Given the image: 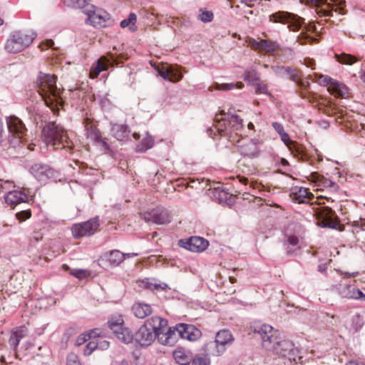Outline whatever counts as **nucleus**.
Wrapping results in <instances>:
<instances>
[{
  "label": "nucleus",
  "instance_id": "obj_52",
  "mask_svg": "<svg viewBox=\"0 0 365 365\" xmlns=\"http://www.w3.org/2000/svg\"><path fill=\"white\" fill-rule=\"evenodd\" d=\"M280 138L281 140L284 143V144L291 150L292 148V145H294V142L291 140L288 133L286 132L281 133Z\"/></svg>",
  "mask_w": 365,
  "mask_h": 365
},
{
  "label": "nucleus",
  "instance_id": "obj_40",
  "mask_svg": "<svg viewBox=\"0 0 365 365\" xmlns=\"http://www.w3.org/2000/svg\"><path fill=\"white\" fill-rule=\"evenodd\" d=\"M154 145L153 138L148 135L145 137L142 141L137 145V150L140 152H145L147 150L151 148Z\"/></svg>",
  "mask_w": 365,
  "mask_h": 365
},
{
  "label": "nucleus",
  "instance_id": "obj_13",
  "mask_svg": "<svg viewBox=\"0 0 365 365\" xmlns=\"http://www.w3.org/2000/svg\"><path fill=\"white\" fill-rule=\"evenodd\" d=\"M84 127L86 131V137L93 142L102 145L105 150L110 151L108 144L102 139L99 130L93 120L88 118L84 120Z\"/></svg>",
  "mask_w": 365,
  "mask_h": 365
},
{
  "label": "nucleus",
  "instance_id": "obj_50",
  "mask_svg": "<svg viewBox=\"0 0 365 365\" xmlns=\"http://www.w3.org/2000/svg\"><path fill=\"white\" fill-rule=\"evenodd\" d=\"M300 44H306L307 43H312L314 41H316V39L312 36H310L309 35H308L307 34H305V33H302L299 37H298V40H297Z\"/></svg>",
  "mask_w": 365,
  "mask_h": 365
},
{
  "label": "nucleus",
  "instance_id": "obj_10",
  "mask_svg": "<svg viewBox=\"0 0 365 365\" xmlns=\"http://www.w3.org/2000/svg\"><path fill=\"white\" fill-rule=\"evenodd\" d=\"M319 84L327 87V90L332 94L342 98L349 96V89L343 83L331 78L328 76L321 75L318 79Z\"/></svg>",
  "mask_w": 365,
  "mask_h": 365
},
{
  "label": "nucleus",
  "instance_id": "obj_34",
  "mask_svg": "<svg viewBox=\"0 0 365 365\" xmlns=\"http://www.w3.org/2000/svg\"><path fill=\"white\" fill-rule=\"evenodd\" d=\"M173 357L175 361L180 365H188L192 359L182 349H178L173 351Z\"/></svg>",
  "mask_w": 365,
  "mask_h": 365
},
{
  "label": "nucleus",
  "instance_id": "obj_16",
  "mask_svg": "<svg viewBox=\"0 0 365 365\" xmlns=\"http://www.w3.org/2000/svg\"><path fill=\"white\" fill-rule=\"evenodd\" d=\"M31 173L38 181H47L53 176L54 172L46 165L36 163L31 166Z\"/></svg>",
  "mask_w": 365,
  "mask_h": 365
},
{
  "label": "nucleus",
  "instance_id": "obj_24",
  "mask_svg": "<svg viewBox=\"0 0 365 365\" xmlns=\"http://www.w3.org/2000/svg\"><path fill=\"white\" fill-rule=\"evenodd\" d=\"M225 351V348L221 346L215 340L205 344L202 347V351L208 357L210 356H219Z\"/></svg>",
  "mask_w": 365,
  "mask_h": 365
},
{
  "label": "nucleus",
  "instance_id": "obj_49",
  "mask_svg": "<svg viewBox=\"0 0 365 365\" xmlns=\"http://www.w3.org/2000/svg\"><path fill=\"white\" fill-rule=\"evenodd\" d=\"M363 319L360 314H356L352 317V324L356 331L359 330L363 326Z\"/></svg>",
  "mask_w": 365,
  "mask_h": 365
},
{
  "label": "nucleus",
  "instance_id": "obj_17",
  "mask_svg": "<svg viewBox=\"0 0 365 365\" xmlns=\"http://www.w3.org/2000/svg\"><path fill=\"white\" fill-rule=\"evenodd\" d=\"M159 76L171 82H178L182 78V74L177 66H166L157 69Z\"/></svg>",
  "mask_w": 365,
  "mask_h": 365
},
{
  "label": "nucleus",
  "instance_id": "obj_6",
  "mask_svg": "<svg viewBox=\"0 0 365 365\" xmlns=\"http://www.w3.org/2000/svg\"><path fill=\"white\" fill-rule=\"evenodd\" d=\"M9 130L8 141L11 147L20 145L25 140L26 129L23 122L17 117L10 116L6 119Z\"/></svg>",
  "mask_w": 365,
  "mask_h": 365
},
{
  "label": "nucleus",
  "instance_id": "obj_27",
  "mask_svg": "<svg viewBox=\"0 0 365 365\" xmlns=\"http://www.w3.org/2000/svg\"><path fill=\"white\" fill-rule=\"evenodd\" d=\"M140 287L150 291H163L168 289L166 283L160 282L155 279L145 278L140 282Z\"/></svg>",
  "mask_w": 365,
  "mask_h": 365
},
{
  "label": "nucleus",
  "instance_id": "obj_60",
  "mask_svg": "<svg viewBox=\"0 0 365 365\" xmlns=\"http://www.w3.org/2000/svg\"><path fill=\"white\" fill-rule=\"evenodd\" d=\"M54 45V42L51 39H48L45 42H43L42 44L40 46L41 47V49L43 50L47 48H51Z\"/></svg>",
  "mask_w": 365,
  "mask_h": 365
},
{
  "label": "nucleus",
  "instance_id": "obj_5",
  "mask_svg": "<svg viewBox=\"0 0 365 365\" xmlns=\"http://www.w3.org/2000/svg\"><path fill=\"white\" fill-rule=\"evenodd\" d=\"M254 334H258L262 339V346L272 351L275 345L280 339L278 331L274 330L273 327L267 324H262L261 322H255L251 327Z\"/></svg>",
  "mask_w": 365,
  "mask_h": 365
},
{
  "label": "nucleus",
  "instance_id": "obj_2",
  "mask_svg": "<svg viewBox=\"0 0 365 365\" xmlns=\"http://www.w3.org/2000/svg\"><path fill=\"white\" fill-rule=\"evenodd\" d=\"M42 138L47 146H51L54 150H71L73 148V143L70 140L67 132L54 122L49 123L43 127Z\"/></svg>",
  "mask_w": 365,
  "mask_h": 365
},
{
  "label": "nucleus",
  "instance_id": "obj_26",
  "mask_svg": "<svg viewBox=\"0 0 365 365\" xmlns=\"http://www.w3.org/2000/svg\"><path fill=\"white\" fill-rule=\"evenodd\" d=\"M110 64V59L106 56H101L96 63L91 67L89 76L91 78H96L103 71L108 68Z\"/></svg>",
  "mask_w": 365,
  "mask_h": 365
},
{
  "label": "nucleus",
  "instance_id": "obj_29",
  "mask_svg": "<svg viewBox=\"0 0 365 365\" xmlns=\"http://www.w3.org/2000/svg\"><path fill=\"white\" fill-rule=\"evenodd\" d=\"M134 315L139 319H144L152 313L151 307L145 303H135L132 307Z\"/></svg>",
  "mask_w": 365,
  "mask_h": 365
},
{
  "label": "nucleus",
  "instance_id": "obj_8",
  "mask_svg": "<svg viewBox=\"0 0 365 365\" xmlns=\"http://www.w3.org/2000/svg\"><path fill=\"white\" fill-rule=\"evenodd\" d=\"M269 19L273 23L287 24L288 28L293 31L299 30L304 23V19L301 17L285 11L272 14L269 15Z\"/></svg>",
  "mask_w": 365,
  "mask_h": 365
},
{
  "label": "nucleus",
  "instance_id": "obj_37",
  "mask_svg": "<svg viewBox=\"0 0 365 365\" xmlns=\"http://www.w3.org/2000/svg\"><path fill=\"white\" fill-rule=\"evenodd\" d=\"M137 21V16L134 13H130L128 17L120 22L122 28H128L130 31H135L136 29L135 23Z\"/></svg>",
  "mask_w": 365,
  "mask_h": 365
},
{
  "label": "nucleus",
  "instance_id": "obj_41",
  "mask_svg": "<svg viewBox=\"0 0 365 365\" xmlns=\"http://www.w3.org/2000/svg\"><path fill=\"white\" fill-rule=\"evenodd\" d=\"M334 213L331 209H327L325 212L323 214L322 217L324 220V227H328L330 228H335L336 226V222L334 221Z\"/></svg>",
  "mask_w": 365,
  "mask_h": 365
},
{
  "label": "nucleus",
  "instance_id": "obj_44",
  "mask_svg": "<svg viewBox=\"0 0 365 365\" xmlns=\"http://www.w3.org/2000/svg\"><path fill=\"white\" fill-rule=\"evenodd\" d=\"M212 194L214 197L220 201H226L230 196V193L222 187H214Z\"/></svg>",
  "mask_w": 365,
  "mask_h": 365
},
{
  "label": "nucleus",
  "instance_id": "obj_36",
  "mask_svg": "<svg viewBox=\"0 0 365 365\" xmlns=\"http://www.w3.org/2000/svg\"><path fill=\"white\" fill-rule=\"evenodd\" d=\"M108 326L113 332L120 330L124 327V322L122 317L120 315L112 317L108 322Z\"/></svg>",
  "mask_w": 365,
  "mask_h": 365
},
{
  "label": "nucleus",
  "instance_id": "obj_9",
  "mask_svg": "<svg viewBox=\"0 0 365 365\" xmlns=\"http://www.w3.org/2000/svg\"><path fill=\"white\" fill-rule=\"evenodd\" d=\"M99 225V219L98 217L91 218L81 223L74 224L71 227L72 235L76 239L91 236L96 233Z\"/></svg>",
  "mask_w": 365,
  "mask_h": 365
},
{
  "label": "nucleus",
  "instance_id": "obj_20",
  "mask_svg": "<svg viewBox=\"0 0 365 365\" xmlns=\"http://www.w3.org/2000/svg\"><path fill=\"white\" fill-rule=\"evenodd\" d=\"M175 327L173 329L168 327L156 333V339L163 345L172 346L175 341Z\"/></svg>",
  "mask_w": 365,
  "mask_h": 365
},
{
  "label": "nucleus",
  "instance_id": "obj_12",
  "mask_svg": "<svg viewBox=\"0 0 365 365\" xmlns=\"http://www.w3.org/2000/svg\"><path fill=\"white\" fill-rule=\"evenodd\" d=\"M179 245L191 252H200L207 249L209 242L203 237L194 236L189 239L180 240Z\"/></svg>",
  "mask_w": 365,
  "mask_h": 365
},
{
  "label": "nucleus",
  "instance_id": "obj_22",
  "mask_svg": "<svg viewBox=\"0 0 365 365\" xmlns=\"http://www.w3.org/2000/svg\"><path fill=\"white\" fill-rule=\"evenodd\" d=\"M143 325L156 334L166 328L168 322L160 317L154 316L147 319Z\"/></svg>",
  "mask_w": 365,
  "mask_h": 365
},
{
  "label": "nucleus",
  "instance_id": "obj_19",
  "mask_svg": "<svg viewBox=\"0 0 365 365\" xmlns=\"http://www.w3.org/2000/svg\"><path fill=\"white\" fill-rule=\"evenodd\" d=\"M312 194L308 189L304 187H294L291 190L290 197L292 201L297 203H308L311 200Z\"/></svg>",
  "mask_w": 365,
  "mask_h": 365
},
{
  "label": "nucleus",
  "instance_id": "obj_64",
  "mask_svg": "<svg viewBox=\"0 0 365 365\" xmlns=\"http://www.w3.org/2000/svg\"><path fill=\"white\" fill-rule=\"evenodd\" d=\"M346 365H364V364L362 363H358L355 361H350L348 363H346Z\"/></svg>",
  "mask_w": 365,
  "mask_h": 365
},
{
  "label": "nucleus",
  "instance_id": "obj_62",
  "mask_svg": "<svg viewBox=\"0 0 365 365\" xmlns=\"http://www.w3.org/2000/svg\"><path fill=\"white\" fill-rule=\"evenodd\" d=\"M317 269L322 273H325L327 269V265L326 264H321L318 265Z\"/></svg>",
  "mask_w": 365,
  "mask_h": 365
},
{
  "label": "nucleus",
  "instance_id": "obj_55",
  "mask_svg": "<svg viewBox=\"0 0 365 365\" xmlns=\"http://www.w3.org/2000/svg\"><path fill=\"white\" fill-rule=\"evenodd\" d=\"M98 341V349L105 350L109 347V342L103 339H96Z\"/></svg>",
  "mask_w": 365,
  "mask_h": 365
},
{
  "label": "nucleus",
  "instance_id": "obj_28",
  "mask_svg": "<svg viewBox=\"0 0 365 365\" xmlns=\"http://www.w3.org/2000/svg\"><path fill=\"white\" fill-rule=\"evenodd\" d=\"M103 259L108 262L110 265L117 266L125 259V254L117 250L106 252L103 255Z\"/></svg>",
  "mask_w": 365,
  "mask_h": 365
},
{
  "label": "nucleus",
  "instance_id": "obj_61",
  "mask_svg": "<svg viewBox=\"0 0 365 365\" xmlns=\"http://www.w3.org/2000/svg\"><path fill=\"white\" fill-rule=\"evenodd\" d=\"M215 89L227 91H230L227 83H216L215 86Z\"/></svg>",
  "mask_w": 365,
  "mask_h": 365
},
{
  "label": "nucleus",
  "instance_id": "obj_56",
  "mask_svg": "<svg viewBox=\"0 0 365 365\" xmlns=\"http://www.w3.org/2000/svg\"><path fill=\"white\" fill-rule=\"evenodd\" d=\"M287 236V242L292 246H297L299 242V239L297 235H289Z\"/></svg>",
  "mask_w": 365,
  "mask_h": 365
},
{
  "label": "nucleus",
  "instance_id": "obj_21",
  "mask_svg": "<svg viewBox=\"0 0 365 365\" xmlns=\"http://www.w3.org/2000/svg\"><path fill=\"white\" fill-rule=\"evenodd\" d=\"M272 69L276 76L280 78H288L296 81L299 78V71L297 69L282 66H272Z\"/></svg>",
  "mask_w": 365,
  "mask_h": 365
},
{
  "label": "nucleus",
  "instance_id": "obj_23",
  "mask_svg": "<svg viewBox=\"0 0 365 365\" xmlns=\"http://www.w3.org/2000/svg\"><path fill=\"white\" fill-rule=\"evenodd\" d=\"M26 332L27 329L25 326L16 327L11 331L9 344L12 349L15 351L17 349L21 339L26 336Z\"/></svg>",
  "mask_w": 365,
  "mask_h": 365
},
{
  "label": "nucleus",
  "instance_id": "obj_47",
  "mask_svg": "<svg viewBox=\"0 0 365 365\" xmlns=\"http://www.w3.org/2000/svg\"><path fill=\"white\" fill-rule=\"evenodd\" d=\"M213 13L210 11H202L200 10V13L199 14V19L202 22H210L213 19Z\"/></svg>",
  "mask_w": 365,
  "mask_h": 365
},
{
  "label": "nucleus",
  "instance_id": "obj_18",
  "mask_svg": "<svg viewBox=\"0 0 365 365\" xmlns=\"http://www.w3.org/2000/svg\"><path fill=\"white\" fill-rule=\"evenodd\" d=\"M339 294L344 298L365 301V294L360 289L350 284L341 285Z\"/></svg>",
  "mask_w": 365,
  "mask_h": 365
},
{
  "label": "nucleus",
  "instance_id": "obj_57",
  "mask_svg": "<svg viewBox=\"0 0 365 365\" xmlns=\"http://www.w3.org/2000/svg\"><path fill=\"white\" fill-rule=\"evenodd\" d=\"M249 45L254 49L261 51V40L257 41L255 39H250Z\"/></svg>",
  "mask_w": 365,
  "mask_h": 365
},
{
  "label": "nucleus",
  "instance_id": "obj_1",
  "mask_svg": "<svg viewBox=\"0 0 365 365\" xmlns=\"http://www.w3.org/2000/svg\"><path fill=\"white\" fill-rule=\"evenodd\" d=\"M38 94L46 105L53 112L58 110L61 105V90L56 86V77L54 75L40 73L36 81Z\"/></svg>",
  "mask_w": 365,
  "mask_h": 365
},
{
  "label": "nucleus",
  "instance_id": "obj_31",
  "mask_svg": "<svg viewBox=\"0 0 365 365\" xmlns=\"http://www.w3.org/2000/svg\"><path fill=\"white\" fill-rule=\"evenodd\" d=\"M293 345L294 344L290 341L284 339L281 337L272 351L284 358L286 353L290 350V349H292Z\"/></svg>",
  "mask_w": 365,
  "mask_h": 365
},
{
  "label": "nucleus",
  "instance_id": "obj_15",
  "mask_svg": "<svg viewBox=\"0 0 365 365\" xmlns=\"http://www.w3.org/2000/svg\"><path fill=\"white\" fill-rule=\"evenodd\" d=\"M156 339V334L151 331L145 325H142L135 332V340L142 346H150Z\"/></svg>",
  "mask_w": 365,
  "mask_h": 365
},
{
  "label": "nucleus",
  "instance_id": "obj_63",
  "mask_svg": "<svg viewBox=\"0 0 365 365\" xmlns=\"http://www.w3.org/2000/svg\"><path fill=\"white\" fill-rule=\"evenodd\" d=\"M89 335H90V336H94V337H96V336H98V335H99L98 330H97V329L92 330V331L90 332Z\"/></svg>",
  "mask_w": 365,
  "mask_h": 365
},
{
  "label": "nucleus",
  "instance_id": "obj_32",
  "mask_svg": "<svg viewBox=\"0 0 365 365\" xmlns=\"http://www.w3.org/2000/svg\"><path fill=\"white\" fill-rule=\"evenodd\" d=\"M112 135L118 140H123L128 138L130 130L125 125L115 124L112 127Z\"/></svg>",
  "mask_w": 365,
  "mask_h": 365
},
{
  "label": "nucleus",
  "instance_id": "obj_3",
  "mask_svg": "<svg viewBox=\"0 0 365 365\" xmlns=\"http://www.w3.org/2000/svg\"><path fill=\"white\" fill-rule=\"evenodd\" d=\"M225 115L224 112L217 114L215 118V129L220 136L232 138V134L237 135V132L243 128V120L238 115H232L228 118H220Z\"/></svg>",
  "mask_w": 365,
  "mask_h": 365
},
{
  "label": "nucleus",
  "instance_id": "obj_54",
  "mask_svg": "<svg viewBox=\"0 0 365 365\" xmlns=\"http://www.w3.org/2000/svg\"><path fill=\"white\" fill-rule=\"evenodd\" d=\"M31 213L29 210H22L16 214V218L21 222H23L29 219L31 217Z\"/></svg>",
  "mask_w": 365,
  "mask_h": 365
},
{
  "label": "nucleus",
  "instance_id": "obj_46",
  "mask_svg": "<svg viewBox=\"0 0 365 365\" xmlns=\"http://www.w3.org/2000/svg\"><path fill=\"white\" fill-rule=\"evenodd\" d=\"M192 365H210V357L203 354L201 355H196L192 360Z\"/></svg>",
  "mask_w": 365,
  "mask_h": 365
},
{
  "label": "nucleus",
  "instance_id": "obj_59",
  "mask_svg": "<svg viewBox=\"0 0 365 365\" xmlns=\"http://www.w3.org/2000/svg\"><path fill=\"white\" fill-rule=\"evenodd\" d=\"M230 91L233 89H242L244 84L242 82L227 83Z\"/></svg>",
  "mask_w": 365,
  "mask_h": 365
},
{
  "label": "nucleus",
  "instance_id": "obj_45",
  "mask_svg": "<svg viewBox=\"0 0 365 365\" xmlns=\"http://www.w3.org/2000/svg\"><path fill=\"white\" fill-rule=\"evenodd\" d=\"M252 86L255 87V92L257 94H265L267 96H271V93L268 91L267 83L264 81H262L261 79L257 83H255V84Z\"/></svg>",
  "mask_w": 365,
  "mask_h": 365
},
{
  "label": "nucleus",
  "instance_id": "obj_14",
  "mask_svg": "<svg viewBox=\"0 0 365 365\" xmlns=\"http://www.w3.org/2000/svg\"><path fill=\"white\" fill-rule=\"evenodd\" d=\"M175 330L182 339L189 341H196L202 336L201 331L192 324H178Z\"/></svg>",
  "mask_w": 365,
  "mask_h": 365
},
{
  "label": "nucleus",
  "instance_id": "obj_4",
  "mask_svg": "<svg viewBox=\"0 0 365 365\" xmlns=\"http://www.w3.org/2000/svg\"><path fill=\"white\" fill-rule=\"evenodd\" d=\"M36 34L32 31H15L12 32L5 44V49L11 53H16L29 47Z\"/></svg>",
  "mask_w": 365,
  "mask_h": 365
},
{
  "label": "nucleus",
  "instance_id": "obj_33",
  "mask_svg": "<svg viewBox=\"0 0 365 365\" xmlns=\"http://www.w3.org/2000/svg\"><path fill=\"white\" fill-rule=\"evenodd\" d=\"M113 334L120 341L125 344L131 343L135 339V336H133L132 331L125 327L115 331Z\"/></svg>",
  "mask_w": 365,
  "mask_h": 365
},
{
  "label": "nucleus",
  "instance_id": "obj_58",
  "mask_svg": "<svg viewBox=\"0 0 365 365\" xmlns=\"http://www.w3.org/2000/svg\"><path fill=\"white\" fill-rule=\"evenodd\" d=\"M272 127L278 133L279 135H281V133L285 132L283 125L278 122H274L272 123Z\"/></svg>",
  "mask_w": 365,
  "mask_h": 365
},
{
  "label": "nucleus",
  "instance_id": "obj_11",
  "mask_svg": "<svg viewBox=\"0 0 365 365\" xmlns=\"http://www.w3.org/2000/svg\"><path fill=\"white\" fill-rule=\"evenodd\" d=\"M141 217L147 222L163 225L170 221V216L167 209L163 207H156L149 212L140 213Z\"/></svg>",
  "mask_w": 365,
  "mask_h": 365
},
{
  "label": "nucleus",
  "instance_id": "obj_39",
  "mask_svg": "<svg viewBox=\"0 0 365 365\" xmlns=\"http://www.w3.org/2000/svg\"><path fill=\"white\" fill-rule=\"evenodd\" d=\"M336 57L339 63L346 65H352L359 61L356 56L344 53L341 54H336Z\"/></svg>",
  "mask_w": 365,
  "mask_h": 365
},
{
  "label": "nucleus",
  "instance_id": "obj_35",
  "mask_svg": "<svg viewBox=\"0 0 365 365\" xmlns=\"http://www.w3.org/2000/svg\"><path fill=\"white\" fill-rule=\"evenodd\" d=\"M243 78L248 83L249 85L251 86H253L255 83H257L261 79L259 78V73L255 69H247L244 72Z\"/></svg>",
  "mask_w": 365,
  "mask_h": 365
},
{
  "label": "nucleus",
  "instance_id": "obj_38",
  "mask_svg": "<svg viewBox=\"0 0 365 365\" xmlns=\"http://www.w3.org/2000/svg\"><path fill=\"white\" fill-rule=\"evenodd\" d=\"M285 359H287L290 363H301L302 356H300L299 351L298 349L294 347V345H293L292 349H290L284 356Z\"/></svg>",
  "mask_w": 365,
  "mask_h": 365
},
{
  "label": "nucleus",
  "instance_id": "obj_30",
  "mask_svg": "<svg viewBox=\"0 0 365 365\" xmlns=\"http://www.w3.org/2000/svg\"><path fill=\"white\" fill-rule=\"evenodd\" d=\"M215 340L226 350L227 346L232 343L234 338L229 330L222 329L217 333Z\"/></svg>",
  "mask_w": 365,
  "mask_h": 365
},
{
  "label": "nucleus",
  "instance_id": "obj_43",
  "mask_svg": "<svg viewBox=\"0 0 365 365\" xmlns=\"http://www.w3.org/2000/svg\"><path fill=\"white\" fill-rule=\"evenodd\" d=\"M63 3L72 8L84 10L89 4L87 0H63Z\"/></svg>",
  "mask_w": 365,
  "mask_h": 365
},
{
  "label": "nucleus",
  "instance_id": "obj_42",
  "mask_svg": "<svg viewBox=\"0 0 365 365\" xmlns=\"http://www.w3.org/2000/svg\"><path fill=\"white\" fill-rule=\"evenodd\" d=\"M278 47L276 42L271 41L267 39L261 40V51L265 53H273Z\"/></svg>",
  "mask_w": 365,
  "mask_h": 365
},
{
  "label": "nucleus",
  "instance_id": "obj_7",
  "mask_svg": "<svg viewBox=\"0 0 365 365\" xmlns=\"http://www.w3.org/2000/svg\"><path fill=\"white\" fill-rule=\"evenodd\" d=\"M83 12L87 15L86 21L96 28L106 27L107 21L110 19V15L106 11L97 9L93 5L88 4L83 10Z\"/></svg>",
  "mask_w": 365,
  "mask_h": 365
},
{
  "label": "nucleus",
  "instance_id": "obj_48",
  "mask_svg": "<svg viewBox=\"0 0 365 365\" xmlns=\"http://www.w3.org/2000/svg\"><path fill=\"white\" fill-rule=\"evenodd\" d=\"M96 349H98V341L96 339H93L86 346L84 354L88 356Z\"/></svg>",
  "mask_w": 365,
  "mask_h": 365
},
{
  "label": "nucleus",
  "instance_id": "obj_51",
  "mask_svg": "<svg viewBox=\"0 0 365 365\" xmlns=\"http://www.w3.org/2000/svg\"><path fill=\"white\" fill-rule=\"evenodd\" d=\"M67 365H81L77 355L74 353H70L67 356Z\"/></svg>",
  "mask_w": 365,
  "mask_h": 365
},
{
  "label": "nucleus",
  "instance_id": "obj_53",
  "mask_svg": "<svg viewBox=\"0 0 365 365\" xmlns=\"http://www.w3.org/2000/svg\"><path fill=\"white\" fill-rule=\"evenodd\" d=\"M71 274L78 279H83L88 276V272L82 269H73Z\"/></svg>",
  "mask_w": 365,
  "mask_h": 365
},
{
  "label": "nucleus",
  "instance_id": "obj_25",
  "mask_svg": "<svg viewBox=\"0 0 365 365\" xmlns=\"http://www.w3.org/2000/svg\"><path fill=\"white\" fill-rule=\"evenodd\" d=\"M29 197L21 190H12L6 193L5 201L8 205H16L21 202H24L28 200Z\"/></svg>",
  "mask_w": 365,
  "mask_h": 365
}]
</instances>
